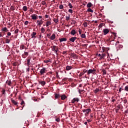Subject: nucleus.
<instances>
[{
    "mask_svg": "<svg viewBox=\"0 0 128 128\" xmlns=\"http://www.w3.org/2000/svg\"><path fill=\"white\" fill-rule=\"evenodd\" d=\"M46 72V69L45 68H43L42 69H41L40 70V74H44Z\"/></svg>",
    "mask_w": 128,
    "mask_h": 128,
    "instance_id": "9d476101",
    "label": "nucleus"
},
{
    "mask_svg": "<svg viewBox=\"0 0 128 128\" xmlns=\"http://www.w3.org/2000/svg\"><path fill=\"white\" fill-rule=\"evenodd\" d=\"M60 98V94H55V98Z\"/></svg>",
    "mask_w": 128,
    "mask_h": 128,
    "instance_id": "b1692460",
    "label": "nucleus"
},
{
    "mask_svg": "<svg viewBox=\"0 0 128 128\" xmlns=\"http://www.w3.org/2000/svg\"><path fill=\"white\" fill-rule=\"evenodd\" d=\"M102 72H103V74H106V71L105 70H102Z\"/></svg>",
    "mask_w": 128,
    "mask_h": 128,
    "instance_id": "58836bf2",
    "label": "nucleus"
},
{
    "mask_svg": "<svg viewBox=\"0 0 128 128\" xmlns=\"http://www.w3.org/2000/svg\"><path fill=\"white\" fill-rule=\"evenodd\" d=\"M39 18H42V16H38Z\"/></svg>",
    "mask_w": 128,
    "mask_h": 128,
    "instance_id": "864d4df0",
    "label": "nucleus"
},
{
    "mask_svg": "<svg viewBox=\"0 0 128 128\" xmlns=\"http://www.w3.org/2000/svg\"><path fill=\"white\" fill-rule=\"evenodd\" d=\"M24 55H25V56H28V53L27 52H24Z\"/></svg>",
    "mask_w": 128,
    "mask_h": 128,
    "instance_id": "a18cd8bd",
    "label": "nucleus"
},
{
    "mask_svg": "<svg viewBox=\"0 0 128 128\" xmlns=\"http://www.w3.org/2000/svg\"><path fill=\"white\" fill-rule=\"evenodd\" d=\"M60 42H66V38H62L60 40Z\"/></svg>",
    "mask_w": 128,
    "mask_h": 128,
    "instance_id": "2eb2a0df",
    "label": "nucleus"
},
{
    "mask_svg": "<svg viewBox=\"0 0 128 128\" xmlns=\"http://www.w3.org/2000/svg\"><path fill=\"white\" fill-rule=\"evenodd\" d=\"M45 18H48V15H45Z\"/></svg>",
    "mask_w": 128,
    "mask_h": 128,
    "instance_id": "09e8293b",
    "label": "nucleus"
},
{
    "mask_svg": "<svg viewBox=\"0 0 128 128\" xmlns=\"http://www.w3.org/2000/svg\"><path fill=\"white\" fill-rule=\"evenodd\" d=\"M72 68V66H66V70H70Z\"/></svg>",
    "mask_w": 128,
    "mask_h": 128,
    "instance_id": "f8f14e48",
    "label": "nucleus"
},
{
    "mask_svg": "<svg viewBox=\"0 0 128 128\" xmlns=\"http://www.w3.org/2000/svg\"><path fill=\"white\" fill-rule=\"evenodd\" d=\"M84 26H85L86 28V26H88V24L86 23H85L84 24Z\"/></svg>",
    "mask_w": 128,
    "mask_h": 128,
    "instance_id": "49530a36",
    "label": "nucleus"
},
{
    "mask_svg": "<svg viewBox=\"0 0 128 128\" xmlns=\"http://www.w3.org/2000/svg\"><path fill=\"white\" fill-rule=\"evenodd\" d=\"M96 72V70H89L88 72V74H94Z\"/></svg>",
    "mask_w": 128,
    "mask_h": 128,
    "instance_id": "20e7f679",
    "label": "nucleus"
},
{
    "mask_svg": "<svg viewBox=\"0 0 128 128\" xmlns=\"http://www.w3.org/2000/svg\"><path fill=\"white\" fill-rule=\"evenodd\" d=\"M82 74H84V73L83 74H81V76H82Z\"/></svg>",
    "mask_w": 128,
    "mask_h": 128,
    "instance_id": "052dcab7",
    "label": "nucleus"
},
{
    "mask_svg": "<svg viewBox=\"0 0 128 128\" xmlns=\"http://www.w3.org/2000/svg\"><path fill=\"white\" fill-rule=\"evenodd\" d=\"M66 20H67V22L70 20V15L68 16H66Z\"/></svg>",
    "mask_w": 128,
    "mask_h": 128,
    "instance_id": "4be33fe9",
    "label": "nucleus"
},
{
    "mask_svg": "<svg viewBox=\"0 0 128 128\" xmlns=\"http://www.w3.org/2000/svg\"><path fill=\"white\" fill-rule=\"evenodd\" d=\"M84 112H85V114H88V113L90 112V109H87V110H83Z\"/></svg>",
    "mask_w": 128,
    "mask_h": 128,
    "instance_id": "1a4fd4ad",
    "label": "nucleus"
},
{
    "mask_svg": "<svg viewBox=\"0 0 128 128\" xmlns=\"http://www.w3.org/2000/svg\"><path fill=\"white\" fill-rule=\"evenodd\" d=\"M78 32H79L80 34H82V32H80V29L78 30Z\"/></svg>",
    "mask_w": 128,
    "mask_h": 128,
    "instance_id": "de8ad7c7",
    "label": "nucleus"
},
{
    "mask_svg": "<svg viewBox=\"0 0 128 128\" xmlns=\"http://www.w3.org/2000/svg\"><path fill=\"white\" fill-rule=\"evenodd\" d=\"M24 45H21L20 46V50H24Z\"/></svg>",
    "mask_w": 128,
    "mask_h": 128,
    "instance_id": "5701e85b",
    "label": "nucleus"
},
{
    "mask_svg": "<svg viewBox=\"0 0 128 128\" xmlns=\"http://www.w3.org/2000/svg\"><path fill=\"white\" fill-rule=\"evenodd\" d=\"M31 12H32V10H31Z\"/></svg>",
    "mask_w": 128,
    "mask_h": 128,
    "instance_id": "0e129e2a",
    "label": "nucleus"
},
{
    "mask_svg": "<svg viewBox=\"0 0 128 128\" xmlns=\"http://www.w3.org/2000/svg\"><path fill=\"white\" fill-rule=\"evenodd\" d=\"M24 104V101L22 100L21 103H20V104H22H22Z\"/></svg>",
    "mask_w": 128,
    "mask_h": 128,
    "instance_id": "c03bdc74",
    "label": "nucleus"
},
{
    "mask_svg": "<svg viewBox=\"0 0 128 128\" xmlns=\"http://www.w3.org/2000/svg\"><path fill=\"white\" fill-rule=\"evenodd\" d=\"M87 12H94V10L90 8H88L87 10Z\"/></svg>",
    "mask_w": 128,
    "mask_h": 128,
    "instance_id": "aec40b11",
    "label": "nucleus"
},
{
    "mask_svg": "<svg viewBox=\"0 0 128 128\" xmlns=\"http://www.w3.org/2000/svg\"><path fill=\"white\" fill-rule=\"evenodd\" d=\"M36 32H33L31 34L32 38H34V40H35V39H36Z\"/></svg>",
    "mask_w": 128,
    "mask_h": 128,
    "instance_id": "423d86ee",
    "label": "nucleus"
},
{
    "mask_svg": "<svg viewBox=\"0 0 128 128\" xmlns=\"http://www.w3.org/2000/svg\"><path fill=\"white\" fill-rule=\"evenodd\" d=\"M18 30L16 29V30H15L14 33L15 34H18Z\"/></svg>",
    "mask_w": 128,
    "mask_h": 128,
    "instance_id": "79ce46f5",
    "label": "nucleus"
},
{
    "mask_svg": "<svg viewBox=\"0 0 128 128\" xmlns=\"http://www.w3.org/2000/svg\"><path fill=\"white\" fill-rule=\"evenodd\" d=\"M54 22L56 24V22H58V19H54Z\"/></svg>",
    "mask_w": 128,
    "mask_h": 128,
    "instance_id": "7c9ffc66",
    "label": "nucleus"
},
{
    "mask_svg": "<svg viewBox=\"0 0 128 128\" xmlns=\"http://www.w3.org/2000/svg\"><path fill=\"white\" fill-rule=\"evenodd\" d=\"M78 102V98H74L72 100V104H74L76 102Z\"/></svg>",
    "mask_w": 128,
    "mask_h": 128,
    "instance_id": "6e6552de",
    "label": "nucleus"
},
{
    "mask_svg": "<svg viewBox=\"0 0 128 128\" xmlns=\"http://www.w3.org/2000/svg\"><path fill=\"white\" fill-rule=\"evenodd\" d=\"M56 122H60V118H56Z\"/></svg>",
    "mask_w": 128,
    "mask_h": 128,
    "instance_id": "2f4dec72",
    "label": "nucleus"
},
{
    "mask_svg": "<svg viewBox=\"0 0 128 128\" xmlns=\"http://www.w3.org/2000/svg\"><path fill=\"white\" fill-rule=\"evenodd\" d=\"M2 30L3 32H6V31L8 30V28L5 27V28H3L2 29Z\"/></svg>",
    "mask_w": 128,
    "mask_h": 128,
    "instance_id": "393cba45",
    "label": "nucleus"
},
{
    "mask_svg": "<svg viewBox=\"0 0 128 128\" xmlns=\"http://www.w3.org/2000/svg\"><path fill=\"white\" fill-rule=\"evenodd\" d=\"M42 4H43V6H44L46 4V3L44 1H43L42 2Z\"/></svg>",
    "mask_w": 128,
    "mask_h": 128,
    "instance_id": "ea45409f",
    "label": "nucleus"
},
{
    "mask_svg": "<svg viewBox=\"0 0 128 128\" xmlns=\"http://www.w3.org/2000/svg\"><path fill=\"white\" fill-rule=\"evenodd\" d=\"M124 90H126V92H128V86H125Z\"/></svg>",
    "mask_w": 128,
    "mask_h": 128,
    "instance_id": "473e14b6",
    "label": "nucleus"
},
{
    "mask_svg": "<svg viewBox=\"0 0 128 128\" xmlns=\"http://www.w3.org/2000/svg\"><path fill=\"white\" fill-rule=\"evenodd\" d=\"M92 3L89 2L87 4V8H92Z\"/></svg>",
    "mask_w": 128,
    "mask_h": 128,
    "instance_id": "6ab92c4d",
    "label": "nucleus"
},
{
    "mask_svg": "<svg viewBox=\"0 0 128 128\" xmlns=\"http://www.w3.org/2000/svg\"><path fill=\"white\" fill-rule=\"evenodd\" d=\"M76 33V30H72V31L70 32V34H72V36H74Z\"/></svg>",
    "mask_w": 128,
    "mask_h": 128,
    "instance_id": "ddd939ff",
    "label": "nucleus"
},
{
    "mask_svg": "<svg viewBox=\"0 0 128 128\" xmlns=\"http://www.w3.org/2000/svg\"><path fill=\"white\" fill-rule=\"evenodd\" d=\"M104 34L106 36V34H108V32H110V29L104 28L103 30Z\"/></svg>",
    "mask_w": 128,
    "mask_h": 128,
    "instance_id": "7ed1b4c3",
    "label": "nucleus"
},
{
    "mask_svg": "<svg viewBox=\"0 0 128 128\" xmlns=\"http://www.w3.org/2000/svg\"><path fill=\"white\" fill-rule=\"evenodd\" d=\"M59 8H60V10H62V8H64V6L60 5Z\"/></svg>",
    "mask_w": 128,
    "mask_h": 128,
    "instance_id": "72a5a7b5",
    "label": "nucleus"
},
{
    "mask_svg": "<svg viewBox=\"0 0 128 128\" xmlns=\"http://www.w3.org/2000/svg\"><path fill=\"white\" fill-rule=\"evenodd\" d=\"M10 40L6 39V44H10Z\"/></svg>",
    "mask_w": 128,
    "mask_h": 128,
    "instance_id": "c756f323",
    "label": "nucleus"
},
{
    "mask_svg": "<svg viewBox=\"0 0 128 128\" xmlns=\"http://www.w3.org/2000/svg\"><path fill=\"white\" fill-rule=\"evenodd\" d=\"M28 21H26L24 22V24L28 25Z\"/></svg>",
    "mask_w": 128,
    "mask_h": 128,
    "instance_id": "37998d69",
    "label": "nucleus"
},
{
    "mask_svg": "<svg viewBox=\"0 0 128 128\" xmlns=\"http://www.w3.org/2000/svg\"><path fill=\"white\" fill-rule=\"evenodd\" d=\"M104 56H106V54H102L101 55V56L100 57V60H102V58H104Z\"/></svg>",
    "mask_w": 128,
    "mask_h": 128,
    "instance_id": "a211bd4d",
    "label": "nucleus"
},
{
    "mask_svg": "<svg viewBox=\"0 0 128 128\" xmlns=\"http://www.w3.org/2000/svg\"><path fill=\"white\" fill-rule=\"evenodd\" d=\"M40 30H41L42 32V34H44V32H45V30H44V28H41Z\"/></svg>",
    "mask_w": 128,
    "mask_h": 128,
    "instance_id": "bb28decb",
    "label": "nucleus"
},
{
    "mask_svg": "<svg viewBox=\"0 0 128 128\" xmlns=\"http://www.w3.org/2000/svg\"><path fill=\"white\" fill-rule=\"evenodd\" d=\"M102 26L100 24L99 26V27H100V28H102Z\"/></svg>",
    "mask_w": 128,
    "mask_h": 128,
    "instance_id": "4d7b16f0",
    "label": "nucleus"
},
{
    "mask_svg": "<svg viewBox=\"0 0 128 128\" xmlns=\"http://www.w3.org/2000/svg\"><path fill=\"white\" fill-rule=\"evenodd\" d=\"M12 34V33H10V32H8L7 34V36H10Z\"/></svg>",
    "mask_w": 128,
    "mask_h": 128,
    "instance_id": "a19ab883",
    "label": "nucleus"
},
{
    "mask_svg": "<svg viewBox=\"0 0 128 128\" xmlns=\"http://www.w3.org/2000/svg\"><path fill=\"white\" fill-rule=\"evenodd\" d=\"M36 24L38 26H40L42 24V20H38L36 21Z\"/></svg>",
    "mask_w": 128,
    "mask_h": 128,
    "instance_id": "39448f33",
    "label": "nucleus"
},
{
    "mask_svg": "<svg viewBox=\"0 0 128 128\" xmlns=\"http://www.w3.org/2000/svg\"><path fill=\"white\" fill-rule=\"evenodd\" d=\"M1 36H2V33H0V38H1Z\"/></svg>",
    "mask_w": 128,
    "mask_h": 128,
    "instance_id": "3c124183",
    "label": "nucleus"
},
{
    "mask_svg": "<svg viewBox=\"0 0 128 128\" xmlns=\"http://www.w3.org/2000/svg\"><path fill=\"white\" fill-rule=\"evenodd\" d=\"M40 84H42V86H44V84H46V82L44 81L40 82Z\"/></svg>",
    "mask_w": 128,
    "mask_h": 128,
    "instance_id": "412c9836",
    "label": "nucleus"
},
{
    "mask_svg": "<svg viewBox=\"0 0 128 128\" xmlns=\"http://www.w3.org/2000/svg\"><path fill=\"white\" fill-rule=\"evenodd\" d=\"M0 2H2V0H0Z\"/></svg>",
    "mask_w": 128,
    "mask_h": 128,
    "instance_id": "680f3d73",
    "label": "nucleus"
},
{
    "mask_svg": "<svg viewBox=\"0 0 128 128\" xmlns=\"http://www.w3.org/2000/svg\"><path fill=\"white\" fill-rule=\"evenodd\" d=\"M47 36H50V34H47Z\"/></svg>",
    "mask_w": 128,
    "mask_h": 128,
    "instance_id": "8fccbe9b",
    "label": "nucleus"
},
{
    "mask_svg": "<svg viewBox=\"0 0 128 128\" xmlns=\"http://www.w3.org/2000/svg\"><path fill=\"white\" fill-rule=\"evenodd\" d=\"M40 38H42V35H40Z\"/></svg>",
    "mask_w": 128,
    "mask_h": 128,
    "instance_id": "13d9d810",
    "label": "nucleus"
},
{
    "mask_svg": "<svg viewBox=\"0 0 128 128\" xmlns=\"http://www.w3.org/2000/svg\"><path fill=\"white\" fill-rule=\"evenodd\" d=\"M52 52H54L56 54H58V48L56 46H53L52 48Z\"/></svg>",
    "mask_w": 128,
    "mask_h": 128,
    "instance_id": "f257e3e1",
    "label": "nucleus"
},
{
    "mask_svg": "<svg viewBox=\"0 0 128 128\" xmlns=\"http://www.w3.org/2000/svg\"><path fill=\"white\" fill-rule=\"evenodd\" d=\"M101 54H98V56H101Z\"/></svg>",
    "mask_w": 128,
    "mask_h": 128,
    "instance_id": "5fc2aeb1",
    "label": "nucleus"
},
{
    "mask_svg": "<svg viewBox=\"0 0 128 128\" xmlns=\"http://www.w3.org/2000/svg\"><path fill=\"white\" fill-rule=\"evenodd\" d=\"M50 40H54L56 38V34H52V36L50 38Z\"/></svg>",
    "mask_w": 128,
    "mask_h": 128,
    "instance_id": "9b49d317",
    "label": "nucleus"
},
{
    "mask_svg": "<svg viewBox=\"0 0 128 128\" xmlns=\"http://www.w3.org/2000/svg\"><path fill=\"white\" fill-rule=\"evenodd\" d=\"M44 62H45V64H48V62H50V60H44Z\"/></svg>",
    "mask_w": 128,
    "mask_h": 128,
    "instance_id": "4c0bfd02",
    "label": "nucleus"
},
{
    "mask_svg": "<svg viewBox=\"0 0 128 128\" xmlns=\"http://www.w3.org/2000/svg\"><path fill=\"white\" fill-rule=\"evenodd\" d=\"M76 40V37H72L70 39V42H74V40Z\"/></svg>",
    "mask_w": 128,
    "mask_h": 128,
    "instance_id": "0eeeda50",
    "label": "nucleus"
},
{
    "mask_svg": "<svg viewBox=\"0 0 128 128\" xmlns=\"http://www.w3.org/2000/svg\"><path fill=\"white\" fill-rule=\"evenodd\" d=\"M66 95L63 94L61 96L62 100H66Z\"/></svg>",
    "mask_w": 128,
    "mask_h": 128,
    "instance_id": "f3484780",
    "label": "nucleus"
},
{
    "mask_svg": "<svg viewBox=\"0 0 128 128\" xmlns=\"http://www.w3.org/2000/svg\"><path fill=\"white\" fill-rule=\"evenodd\" d=\"M84 124H88V122H85Z\"/></svg>",
    "mask_w": 128,
    "mask_h": 128,
    "instance_id": "6e6d98bb",
    "label": "nucleus"
},
{
    "mask_svg": "<svg viewBox=\"0 0 128 128\" xmlns=\"http://www.w3.org/2000/svg\"><path fill=\"white\" fill-rule=\"evenodd\" d=\"M22 10L24 12H26L28 10V7L26 6H23Z\"/></svg>",
    "mask_w": 128,
    "mask_h": 128,
    "instance_id": "dca6fc26",
    "label": "nucleus"
},
{
    "mask_svg": "<svg viewBox=\"0 0 128 128\" xmlns=\"http://www.w3.org/2000/svg\"><path fill=\"white\" fill-rule=\"evenodd\" d=\"M68 6L70 7V8H72V4L70 3L68 4Z\"/></svg>",
    "mask_w": 128,
    "mask_h": 128,
    "instance_id": "c85d7f7f",
    "label": "nucleus"
},
{
    "mask_svg": "<svg viewBox=\"0 0 128 128\" xmlns=\"http://www.w3.org/2000/svg\"><path fill=\"white\" fill-rule=\"evenodd\" d=\"M30 17L32 18V20H38V15L36 14H32Z\"/></svg>",
    "mask_w": 128,
    "mask_h": 128,
    "instance_id": "f03ea898",
    "label": "nucleus"
},
{
    "mask_svg": "<svg viewBox=\"0 0 128 128\" xmlns=\"http://www.w3.org/2000/svg\"><path fill=\"white\" fill-rule=\"evenodd\" d=\"M35 101H36V100H35Z\"/></svg>",
    "mask_w": 128,
    "mask_h": 128,
    "instance_id": "e2e57ef3",
    "label": "nucleus"
},
{
    "mask_svg": "<svg viewBox=\"0 0 128 128\" xmlns=\"http://www.w3.org/2000/svg\"><path fill=\"white\" fill-rule=\"evenodd\" d=\"M100 92V90L98 88H96L95 90H94V92L95 94H96V92Z\"/></svg>",
    "mask_w": 128,
    "mask_h": 128,
    "instance_id": "cd10ccee",
    "label": "nucleus"
},
{
    "mask_svg": "<svg viewBox=\"0 0 128 128\" xmlns=\"http://www.w3.org/2000/svg\"><path fill=\"white\" fill-rule=\"evenodd\" d=\"M81 38H86V34H82L81 35Z\"/></svg>",
    "mask_w": 128,
    "mask_h": 128,
    "instance_id": "a878e982",
    "label": "nucleus"
},
{
    "mask_svg": "<svg viewBox=\"0 0 128 128\" xmlns=\"http://www.w3.org/2000/svg\"><path fill=\"white\" fill-rule=\"evenodd\" d=\"M68 12H70V14H72V10L70 9L68 10Z\"/></svg>",
    "mask_w": 128,
    "mask_h": 128,
    "instance_id": "e433bc0d",
    "label": "nucleus"
},
{
    "mask_svg": "<svg viewBox=\"0 0 128 128\" xmlns=\"http://www.w3.org/2000/svg\"><path fill=\"white\" fill-rule=\"evenodd\" d=\"M52 24V22L50 21H48L46 22V26H50Z\"/></svg>",
    "mask_w": 128,
    "mask_h": 128,
    "instance_id": "4468645a",
    "label": "nucleus"
},
{
    "mask_svg": "<svg viewBox=\"0 0 128 128\" xmlns=\"http://www.w3.org/2000/svg\"><path fill=\"white\" fill-rule=\"evenodd\" d=\"M12 102L13 103V104H17V102H16L14 100H12Z\"/></svg>",
    "mask_w": 128,
    "mask_h": 128,
    "instance_id": "c9c22d12",
    "label": "nucleus"
},
{
    "mask_svg": "<svg viewBox=\"0 0 128 128\" xmlns=\"http://www.w3.org/2000/svg\"><path fill=\"white\" fill-rule=\"evenodd\" d=\"M10 8L12 10H14V6H11Z\"/></svg>",
    "mask_w": 128,
    "mask_h": 128,
    "instance_id": "f704fd0d",
    "label": "nucleus"
},
{
    "mask_svg": "<svg viewBox=\"0 0 128 128\" xmlns=\"http://www.w3.org/2000/svg\"><path fill=\"white\" fill-rule=\"evenodd\" d=\"M2 94H4V90H3V91H2Z\"/></svg>",
    "mask_w": 128,
    "mask_h": 128,
    "instance_id": "603ef678",
    "label": "nucleus"
},
{
    "mask_svg": "<svg viewBox=\"0 0 128 128\" xmlns=\"http://www.w3.org/2000/svg\"><path fill=\"white\" fill-rule=\"evenodd\" d=\"M30 62V60H28V62Z\"/></svg>",
    "mask_w": 128,
    "mask_h": 128,
    "instance_id": "bf43d9fd",
    "label": "nucleus"
}]
</instances>
